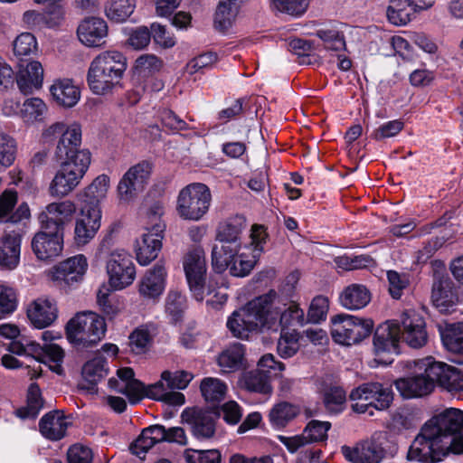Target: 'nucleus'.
<instances>
[{
  "label": "nucleus",
  "instance_id": "1a4fd4ad",
  "mask_svg": "<svg viewBox=\"0 0 463 463\" xmlns=\"http://www.w3.org/2000/svg\"><path fill=\"white\" fill-rule=\"evenodd\" d=\"M106 323L102 317L94 312L78 313L66 326L68 340L82 347L97 344L106 333Z\"/></svg>",
  "mask_w": 463,
  "mask_h": 463
},
{
  "label": "nucleus",
  "instance_id": "e2e57ef3",
  "mask_svg": "<svg viewBox=\"0 0 463 463\" xmlns=\"http://www.w3.org/2000/svg\"><path fill=\"white\" fill-rule=\"evenodd\" d=\"M184 307V296L177 290H170L165 300V309L174 321H177L180 318Z\"/></svg>",
  "mask_w": 463,
  "mask_h": 463
},
{
  "label": "nucleus",
  "instance_id": "f03ea898",
  "mask_svg": "<svg viewBox=\"0 0 463 463\" xmlns=\"http://www.w3.org/2000/svg\"><path fill=\"white\" fill-rule=\"evenodd\" d=\"M43 137L46 141L59 138L56 155L62 162L50 183L49 193L52 197H65L79 185L91 162L90 152L80 148L81 127L76 122H56L43 131Z\"/></svg>",
  "mask_w": 463,
  "mask_h": 463
},
{
  "label": "nucleus",
  "instance_id": "774afa93",
  "mask_svg": "<svg viewBox=\"0 0 463 463\" xmlns=\"http://www.w3.org/2000/svg\"><path fill=\"white\" fill-rule=\"evenodd\" d=\"M92 458L91 449L80 444L72 445L67 452L69 463H90Z\"/></svg>",
  "mask_w": 463,
  "mask_h": 463
},
{
  "label": "nucleus",
  "instance_id": "680f3d73",
  "mask_svg": "<svg viewBox=\"0 0 463 463\" xmlns=\"http://www.w3.org/2000/svg\"><path fill=\"white\" fill-rule=\"evenodd\" d=\"M17 307L16 295L13 288L0 286V319L7 317Z\"/></svg>",
  "mask_w": 463,
  "mask_h": 463
},
{
  "label": "nucleus",
  "instance_id": "bf43d9fd",
  "mask_svg": "<svg viewBox=\"0 0 463 463\" xmlns=\"http://www.w3.org/2000/svg\"><path fill=\"white\" fill-rule=\"evenodd\" d=\"M331 424L328 421L311 420L303 431V435L309 442L322 441L326 439Z\"/></svg>",
  "mask_w": 463,
  "mask_h": 463
},
{
  "label": "nucleus",
  "instance_id": "3c124183",
  "mask_svg": "<svg viewBox=\"0 0 463 463\" xmlns=\"http://www.w3.org/2000/svg\"><path fill=\"white\" fill-rule=\"evenodd\" d=\"M299 335L296 330L284 331L278 342V353L282 358L293 356L299 348Z\"/></svg>",
  "mask_w": 463,
  "mask_h": 463
},
{
  "label": "nucleus",
  "instance_id": "9b49d317",
  "mask_svg": "<svg viewBox=\"0 0 463 463\" xmlns=\"http://www.w3.org/2000/svg\"><path fill=\"white\" fill-rule=\"evenodd\" d=\"M331 335L334 341L343 345H352L367 337L373 327V321L347 314H339L331 318Z\"/></svg>",
  "mask_w": 463,
  "mask_h": 463
},
{
  "label": "nucleus",
  "instance_id": "a19ab883",
  "mask_svg": "<svg viewBox=\"0 0 463 463\" xmlns=\"http://www.w3.org/2000/svg\"><path fill=\"white\" fill-rule=\"evenodd\" d=\"M440 335L447 350L456 354H463V322L447 325Z\"/></svg>",
  "mask_w": 463,
  "mask_h": 463
},
{
  "label": "nucleus",
  "instance_id": "052dcab7",
  "mask_svg": "<svg viewBox=\"0 0 463 463\" xmlns=\"http://www.w3.org/2000/svg\"><path fill=\"white\" fill-rule=\"evenodd\" d=\"M150 33L154 42L162 48H172L176 43V40L173 33L161 24L153 23L150 26Z\"/></svg>",
  "mask_w": 463,
  "mask_h": 463
},
{
  "label": "nucleus",
  "instance_id": "2f4dec72",
  "mask_svg": "<svg viewBox=\"0 0 463 463\" xmlns=\"http://www.w3.org/2000/svg\"><path fill=\"white\" fill-rule=\"evenodd\" d=\"M71 423V418L61 411H53L42 417L39 421V430L47 439L57 441L66 435Z\"/></svg>",
  "mask_w": 463,
  "mask_h": 463
},
{
  "label": "nucleus",
  "instance_id": "c9c22d12",
  "mask_svg": "<svg viewBox=\"0 0 463 463\" xmlns=\"http://www.w3.org/2000/svg\"><path fill=\"white\" fill-rule=\"evenodd\" d=\"M454 284L449 277H437L433 282L431 299L434 305L441 311H447L452 307L457 296L454 292Z\"/></svg>",
  "mask_w": 463,
  "mask_h": 463
},
{
  "label": "nucleus",
  "instance_id": "49530a36",
  "mask_svg": "<svg viewBox=\"0 0 463 463\" xmlns=\"http://www.w3.org/2000/svg\"><path fill=\"white\" fill-rule=\"evenodd\" d=\"M108 371L106 359L101 355H97L83 365L81 374L85 381L96 384L107 375Z\"/></svg>",
  "mask_w": 463,
  "mask_h": 463
},
{
  "label": "nucleus",
  "instance_id": "f704fd0d",
  "mask_svg": "<svg viewBox=\"0 0 463 463\" xmlns=\"http://www.w3.org/2000/svg\"><path fill=\"white\" fill-rule=\"evenodd\" d=\"M21 234L13 232L0 239V266L4 269H14L20 260Z\"/></svg>",
  "mask_w": 463,
  "mask_h": 463
},
{
  "label": "nucleus",
  "instance_id": "5fc2aeb1",
  "mask_svg": "<svg viewBox=\"0 0 463 463\" xmlns=\"http://www.w3.org/2000/svg\"><path fill=\"white\" fill-rule=\"evenodd\" d=\"M14 52L16 56H27L37 51V41L31 33H22L13 43Z\"/></svg>",
  "mask_w": 463,
  "mask_h": 463
},
{
  "label": "nucleus",
  "instance_id": "c03bdc74",
  "mask_svg": "<svg viewBox=\"0 0 463 463\" xmlns=\"http://www.w3.org/2000/svg\"><path fill=\"white\" fill-rule=\"evenodd\" d=\"M201 392L206 402H220L227 392V385L218 378L206 377L202 380Z\"/></svg>",
  "mask_w": 463,
  "mask_h": 463
},
{
  "label": "nucleus",
  "instance_id": "9d476101",
  "mask_svg": "<svg viewBox=\"0 0 463 463\" xmlns=\"http://www.w3.org/2000/svg\"><path fill=\"white\" fill-rule=\"evenodd\" d=\"M352 408L357 413L373 415V409L383 411L387 409L392 401L390 387L380 383H366L354 389L350 393Z\"/></svg>",
  "mask_w": 463,
  "mask_h": 463
},
{
  "label": "nucleus",
  "instance_id": "a878e982",
  "mask_svg": "<svg viewBox=\"0 0 463 463\" xmlns=\"http://www.w3.org/2000/svg\"><path fill=\"white\" fill-rule=\"evenodd\" d=\"M164 229V224L156 223L155 232L148 230L137 241L136 255L140 265L146 266L156 259L162 249Z\"/></svg>",
  "mask_w": 463,
  "mask_h": 463
},
{
  "label": "nucleus",
  "instance_id": "6e6552de",
  "mask_svg": "<svg viewBox=\"0 0 463 463\" xmlns=\"http://www.w3.org/2000/svg\"><path fill=\"white\" fill-rule=\"evenodd\" d=\"M212 203L210 188L203 183H192L182 188L176 200V213L183 220L198 222Z\"/></svg>",
  "mask_w": 463,
  "mask_h": 463
},
{
  "label": "nucleus",
  "instance_id": "39448f33",
  "mask_svg": "<svg viewBox=\"0 0 463 463\" xmlns=\"http://www.w3.org/2000/svg\"><path fill=\"white\" fill-rule=\"evenodd\" d=\"M268 299L269 297L260 296L232 314L227 320V327L235 337L248 339L250 334L266 330L263 305Z\"/></svg>",
  "mask_w": 463,
  "mask_h": 463
},
{
  "label": "nucleus",
  "instance_id": "4468645a",
  "mask_svg": "<svg viewBox=\"0 0 463 463\" xmlns=\"http://www.w3.org/2000/svg\"><path fill=\"white\" fill-rule=\"evenodd\" d=\"M152 172L151 164L142 161L131 166L117 185V198L120 204L133 202L146 184Z\"/></svg>",
  "mask_w": 463,
  "mask_h": 463
},
{
  "label": "nucleus",
  "instance_id": "13d9d810",
  "mask_svg": "<svg viewBox=\"0 0 463 463\" xmlns=\"http://www.w3.org/2000/svg\"><path fill=\"white\" fill-rule=\"evenodd\" d=\"M387 279L391 296L395 299L401 298L403 294V290L406 289L410 284L409 276L405 273H399L395 270H388Z\"/></svg>",
  "mask_w": 463,
  "mask_h": 463
},
{
  "label": "nucleus",
  "instance_id": "ea45409f",
  "mask_svg": "<svg viewBox=\"0 0 463 463\" xmlns=\"http://www.w3.org/2000/svg\"><path fill=\"white\" fill-rule=\"evenodd\" d=\"M48 111L47 105L40 98L26 99L20 109V118L24 123L42 121Z\"/></svg>",
  "mask_w": 463,
  "mask_h": 463
},
{
  "label": "nucleus",
  "instance_id": "4c0bfd02",
  "mask_svg": "<svg viewBox=\"0 0 463 463\" xmlns=\"http://www.w3.org/2000/svg\"><path fill=\"white\" fill-rule=\"evenodd\" d=\"M244 348L241 344H234L222 352L217 364L222 373H229L239 370L242 364Z\"/></svg>",
  "mask_w": 463,
  "mask_h": 463
},
{
  "label": "nucleus",
  "instance_id": "09e8293b",
  "mask_svg": "<svg viewBox=\"0 0 463 463\" xmlns=\"http://www.w3.org/2000/svg\"><path fill=\"white\" fill-rule=\"evenodd\" d=\"M269 379V375L266 371L256 369L243 375V384L250 392L267 394L271 392Z\"/></svg>",
  "mask_w": 463,
  "mask_h": 463
},
{
  "label": "nucleus",
  "instance_id": "20e7f679",
  "mask_svg": "<svg viewBox=\"0 0 463 463\" xmlns=\"http://www.w3.org/2000/svg\"><path fill=\"white\" fill-rule=\"evenodd\" d=\"M128 68L126 56L117 50L101 52L90 61L87 83L98 96L113 94L122 88V80Z\"/></svg>",
  "mask_w": 463,
  "mask_h": 463
},
{
  "label": "nucleus",
  "instance_id": "cd10ccee",
  "mask_svg": "<svg viewBox=\"0 0 463 463\" xmlns=\"http://www.w3.org/2000/svg\"><path fill=\"white\" fill-rule=\"evenodd\" d=\"M80 216L75 222L74 239L78 245H86L100 228L102 212L80 208Z\"/></svg>",
  "mask_w": 463,
  "mask_h": 463
},
{
  "label": "nucleus",
  "instance_id": "6e6d98bb",
  "mask_svg": "<svg viewBox=\"0 0 463 463\" xmlns=\"http://www.w3.org/2000/svg\"><path fill=\"white\" fill-rule=\"evenodd\" d=\"M186 463H220L221 454L217 449L196 450L188 449L184 454Z\"/></svg>",
  "mask_w": 463,
  "mask_h": 463
},
{
  "label": "nucleus",
  "instance_id": "c85d7f7f",
  "mask_svg": "<svg viewBox=\"0 0 463 463\" xmlns=\"http://www.w3.org/2000/svg\"><path fill=\"white\" fill-rule=\"evenodd\" d=\"M429 372L430 375L435 378L436 383L449 392L463 391V368L436 362L432 359V364H430Z\"/></svg>",
  "mask_w": 463,
  "mask_h": 463
},
{
  "label": "nucleus",
  "instance_id": "69168bd1",
  "mask_svg": "<svg viewBox=\"0 0 463 463\" xmlns=\"http://www.w3.org/2000/svg\"><path fill=\"white\" fill-rule=\"evenodd\" d=\"M161 67L162 61L154 54H143L135 61V70L143 75L158 71Z\"/></svg>",
  "mask_w": 463,
  "mask_h": 463
},
{
  "label": "nucleus",
  "instance_id": "393cba45",
  "mask_svg": "<svg viewBox=\"0 0 463 463\" xmlns=\"http://www.w3.org/2000/svg\"><path fill=\"white\" fill-rule=\"evenodd\" d=\"M109 33L107 22L96 16L85 18L77 29L80 42L87 47H100L105 44Z\"/></svg>",
  "mask_w": 463,
  "mask_h": 463
},
{
  "label": "nucleus",
  "instance_id": "ddd939ff",
  "mask_svg": "<svg viewBox=\"0 0 463 463\" xmlns=\"http://www.w3.org/2000/svg\"><path fill=\"white\" fill-rule=\"evenodd\" d=\"M430 364H432V357L414 361L418 373L413 376L395 381L396 389L402 397L407 399L421 397L433 390L436 382L435 378L430 375Z\"/></svg>",
  "mask_w": 463,
  "mask_h": 463
},
{
  "label": "nucleus",
  "instance_id": "72a5a7b5",
  "mask_svg": "<svg viewBox=\"0 0 463 463\" xmlns=\"http://www.w3.org/2000/svg\"><path fill=\"white\" fill-rule=\"evenodd\" d=\"M52 99L63 108L74 107L80 99V89L70 79L55 80L50 86Z\"/></svg>",
  "mask_w": 463,
  "mask_h": 463
},
{
  "label": "nucleus",
  "instance_id": "79ce46f5",
  "mask_svg": "<svg viewBox=\"0 0 463 463\" xmlns=\"http://www.w3.org/2000/svg\"><path fill=\"white\" fill-rule=\"evenodd\" d=\"M43 408V400L39 386L32 383L28 388L26 406L16 411L21 419H35Z\"/></svg>",
  "mask_w": 463,
  "mask_h": 463
},
{
  "label": "nucleus",
  "instance_id": "7c9ffc66",
  "mask_svg": "<svg viewBox=\"0 0 463 463\" xmlns=\"http://www.w3.org/2000/svg\"><path fill=\"white\" fill-rule=\"evenodd\" d=\"M87 269L88 261L86 257L79 254L69 258L56 266L52 273V279L71 286L82 279Z\"/></svg>",
  "mask_w": 463,
  "mask_h": 463
},
{
  "label": "nucleus",
  "instance_id": "4be33fe9",
  "mask_svg": "<svg viewBox=\"0 0 463 463\" xmlns=\"http://www.w3.org/2000/svg\"><path fill=\"white\" fill-rule=\"evenodd\" d=\"M31 244L33 253L39 260L55 258L61 253L63 248V232L42 229L33 236Z\"/></svg>",
  "mask_w": 463,
  "mask_h": 463
},
{
  "label": "nucleus",
  "instance_id": "2eb2a0df",
  "mask_svg": "<svg viewBox=\"0 0 463 463\" xmlns=\"http://www.w3.org/2000/svg\"><path fill=\"white\" fill-rule=\"evenodd\" d=\"M107 273L110 287L120 290L131 285L136 278V268L131 255L125 250H113L107 260Z\"/></svg>",
  "mask_w": 463,
  "mask_h": 463
},
{
  "label": "nucleus",
  "instance_id": "f3484780",
  "mask_svg": "<svg viewBox=\"0 0 463 463\" xmlns=\"http://www.w3.org/2000/svg\"><path fill=\"white\" fill-rule=\"evenodd\" d=\"M189 288L197 301L204 298V281L207 270L204 251L197 247L189 250L183 260Z\"/></svg>",
  "mask_w": 463,
  "mask_h": 463
},
{
  "label": "nucleus",
  "instance_id": "aec40b11",
  "mask_svg": "<svg viewBox=\"0 0 463 463\" xmlns=\"http://www.w3.org/2000/svg\"><path fill=\"white\" fill-rule=\"evenodd\" d=\"M436 0H390L387 18L394 25H405L416 13L430 8Z\"/></svg>",
  "mask_w": 463,
  "mask_h": 463
},
{
  "label": "nucleus",
  "instance_id": "412c9836",
  "mask_svg": "<svg viewBox=\"0 0 463 463\" xmlns=\"http://www.w3.org/2000/svg\"><path fill=\"white\" fill-rule=\"evenodd\" d=\"M167 271L162 260L147 269L138 283L139 295L148 300H156L165 291Z\"/></svg>",
  "mask_w": 463,
  "mask_h": 463
},
{
  "label": "nucleus",
  "instance_id": "4d7b16f0",
  "mask_svg": "<svg viewBox=\"0 0 463 463\" xmlns=\"http://www.w3.org/2000/svg\"><path fill=\"white\" fill-rule=\"evenodd\" d=\"M215 422L211 415H201L195 418L193 425V433L198 439H206L213 436Z\"/></svg>",
  "mask_w": 463,
  "mask_h": 463
},
{
  "label": "nucleus",
  "instance_id": "c756f323",
  "mask_svg": "<svg viewBox=\"0 0 463 463\" xmlns=\"http://www.w3.org/2000/svg\"><path fill=\"white\" fill-rule=\"evenodd\" d=\"M401 326L394 321H386L380 325L374 333L373 346L376 354L399 353Z\"/></svg>",
  "mask_w": 463,
  "mask_h": 463
},
{
  "label": "nucleus",
  "instance_id": "423d86ee",
  "mask_svg": "<svg viewBox=\"0 0 463 463\" xmlns=\"http://www.w3.org/2000/svg\"><path fill=\"white\" fill-rule=\"evenodd\" d=\"M261 297H269V301L263 305L265 312V328L268 331L278 332L288 326H302L305 324V313L296 302L288 306L281 304V298L271 289Z\"/></svg>",
  "mask_w": 463,
  "mask_h": 463
},
{
  "label": "nucleus",
  "instance_id": "de8ad7c7",
  "mask_svg": "<svg viewBox=\"0 0 463 463\" xmlns=\"http://www.w3.org/2000/svg\"><path fill=\"white\" fill-rule=\"evenodd\" d=\"M323 402L330 413H340L345 408L346 393L342 387L329 386L323 392Z\"/></svg>",
  "mask_w": 463,
  "mask_h": 463
},
{
  "label": "nucleus",
  "instance_id": "e433bc0d",
  "mask_svg": "<svg viewBox=\"0 0 463 463\" xmlns=\"http://www.w3.org/2000/svg\"><path fill=\"white\" fill-rule=\"evenodd\" d=\"M340 304L349 310H359L371 301L369 289L362 284H351L345 288L339 297Z\"/></svg>",
  "mask_w": 463,
  "mask_h": 463
},
{
  "label": "nucleus",
  "instance_id": "dca6fc26",
  "mask_svg": "<svg viewBox=\"0 0 463 463\" xmlns=\"http://www.w3.org/2000/svg\"><path fill=\"white\" fill-rule=\"evenodd\" d=\"M388 444L386 439L373 438L358 443L354 448L344 446L342 452L352 463H381L388 455L394 453L395 449H391Z\"/></svg>",
  "mask_w": 463,
  "mask_h": 463
},
{
  "label": "nucleus",
  "instance_id": "f257e3e1",
  "mask_svg": "<svg viewBox=\"0 0 463 463\" xmlns=\"http://www.w3.org/2000/svg\"><path fill=\"white\" fill-rule=\"evenodd\" d=\"M246 226L245 218L235 215L227 219L218 227L216 241L212 249V265L213 269L222 273L228 268L231 275L245 277L254 268L260 254L268 234L262 225L251 227L250 241L241 242V233Z\"/></svg>",
  "mask_w": 463,
  "mask_h": 463
},
{
  "label": "nucleus",
  "instance_id": "8fccbe9b",
  "mask_svg": "<svg viewBox=\"0 0 463 463\" xmlns=\"http://www.w3.org/2000/svg\"><path fill=\"white\" fill-rule=\"evenodd\" d=\"M16 153V140L9 134L0 132V173L14 164Z\"/></svg>",
  "mask_w": 463,
  "mask_h": 463
},
{
  "label": "nucleus",
  "instance_id": "864d4df0",
  "mask_svg": "<svg viewBox=\"0 0 463 463\" xmlns=\"http://www.w3.org/2000/svg\"><path fill=\"white\" fill-rule=\"evenodd\" d=\"M309 3L310 0H272V7L281 13L300 16L307 10Z\"/></svg>",
  "mask_w": 463,
  "mask_h": 463
},
{
  "label": "nucleus",
  "instance_id": "b1692460",
  "mask_svg": "<svg viewBox=\"0 0 463 463\" xmlns=\"http://www.w3.org/2000/svg\"><path fill=\"white\" fill-rule=\"evenodd\" d=\"M25 355L34 357L38 362L43 363L51 370L61 373V364L64 358L62 348L55 343H45L43 346L33 341H26Z\"/></svg>",
  "mask_w": 463,
  "mask_h": 463
},
{
  "label": "nucleus",
  "instance_id": "37998d69",
  "mask_svg": "<svg viewBox=\"0 0 463 463\" xmlns=\"http://www.w3.org/2000/svg\"><path fill=\"white\" fill-rule=\"evenodd\" d=\"M298 414V409L291 403L283 402L276 404L269 412V420L275 429L284 428Z\"/></svg>",
  "mask_w": 463,
  "mask_h": 463
},
{
  "label": "nucleus",
  "instance_id": "a18cd8bd",
  "mask_svg": "<svg viewBox=\"0 0 463 463\" xmlns=\"http://www.w3.org/2000/svg\"><path fill=\"white\" fill-rule=\"evenodd\" d=\"M315 35L317 36L326 50L341 52L345 49L344 34L334 26L318 28Z\"/></svg>",
  "mask_w": 463,
  "mask_h": 463
},
{
  "label": "nucleus",
  "instance_id": "603ef678",
  "mask_svg": "<svg viewBox=\"0 0 463 463\" xmlns=\"http://www.w3.org/2000/svg\"><path fill=\"white\" fill-rule=\"evenodd\" d=\"M240 11L235 8H231L225 5L224 3L219 1L215 14H214V26L221 32H225L233 24Z\"/></svg>",
  "mask_w": 463,
  "mask_h": 463
},
{
  "label": "nucleus",
  "instance_id": "473e14b6",
  "mask_svg": "<svg viewBox=\"0 0 463 463\" xmlns=\"http://www.w3.org/2000/svg\"><path fill=\"white\" fill-rule=\"evenodd\" d=\"M56 303L48 298H37L27 307V317L36 328L51 326L57 318Z\"/></svg>",
  "mask_w": 463,
  "mask_h": 463
},
{
  "label": "nucleus",
  "instance_id": "6ab92c4d",
  "mask_svg": "<svg viewBox=\"0 0 463 463\" xmlns=\"http://www.w3.org/2000/svg\"><path fill=\"white\" fill-rule=\"evenodd\" d=\"M401 337L413 348H420L427 342L426 323L415 309H407L401 316Z\"/></svg>",
  "mask_w": 463,
  "mask_h": 463
},
{
  "label": "nucleus",
  "instance_id": "7ed1b4c3",
  "mask_svg": "<svg viewBox=\"0 0 463 463\" xmlns=\"http://www.w3.org/2000/svg\"><path fill=\"white\" fill-rule=\"evenodd\" d=\"M109 386L115 392L125 395L131 404L139 402L145 397L173 406L183 405L185 402L184 395L174 391L170 382L163 379V373L158 382L145 386L143 383L135 378L133 369L124 367L117 371L116 377L109 380Z\"/></svg>",
  "mask_w": 463,
  "mask_h": 463
},
{
  "label": "nucleus",
  "instance_id": "58836bf2",
  "mask_svg": "<svg viewBox=\"0 0 463 463\" xmlns=\"http://www.w3.org/2000/svg\"><path fill=\"white\" fill-rule=\"evenodd\" d=\"M136 0H108L105 4V14L112 22L124 23L134 13Z\"/></svg>",
  "mask_w": 463,
  "mask_h": 463
},
{
  "label": "nucleus",
  "instance_id": "5701e85b",
  "mask_svg": "<svg viewBox=\"0 0 463 463\" xmlns=\"http://www.w3.org/2000/svg\"><path fill=\"white\" fill-rule=\"evenodd\" d=\"M109 187V176L105 174L98 175L91 184L76 194L80 208L101 211L100 203L106 198Z\"/></svg>",
  "mask_w": 463,
  "mask_h": 463
},
{
  "label": "nucleus",
  "instance_id": "338daca9",
  "mask_svg": "<svg viewBox=\"0 0 463 463\" xmlns=\"http://www.w3.org/2000/svg\"><path fill=\"white\" fill-rule=\"evenodd\" d=\"M151 342L149 331L144 327L137 328L129 335V345L135 354L145 353Z\"/></svg>",
  "mask_w": 463,
  "mask_h": 463
},
{
  "label": "nucleus",
  "instance_id": "f8f14e48",
  "mask_svg": "<svg viewBox=\"0 0 463 463\" xmlns=\"http://www.w3.org/2000/svg\"><path fill=\"white\" fill-rule=\"evenodd\" d=\"M448 451V445L425 424L411 443L407 459L408 463H434L439 461Z\"/></svg>",
  "mask_w": 463,
  "mask_h": 463
},
{
  "label": "nucleus",
  "instance_id": "0eeeda50",
  "mask_svg": "<svg viewBox=\"0 0 463 463\" xmlns=\"http://www.w3.org/2000/svg\"><path fill=\"white\" fill-rule=\"evenodd\" d=\"M454 454H463V411L449 408L425 423Z\"/></svg>",
  "mask_w": 463,
  "mask_h": 463
},
{
  "label": "nucleus",
  "instance_id": "0e129e2a",
  "mask_svg": "<svg viewBox=\"0 0 463 463\" xmlns=\"http://www.w3.org/2000/svg\"><path fill=\"white\" fill-rule=\"evenodd\" d=\"M328 311V299L323 296H317L313 298L308 312L307 319L311 323H319L326 319Z\"/></svg>",
  "mask_w": 463,
  "mask_h": 463
},
{
  "label": "nucleus",
  "instance_id": "bb28decb",
  "mask_svg": "<svg viewBox=\"0 0 463 463\" xmlns=\"http://www.w3.org/2000/svg\"><path fill=\"white\" fill-rule=\"evenodd\" d=\"M44 71L38 61L21 62L16 75V83L24 95H30L42 89Z\"/></svg>",
  "mask_w": 463,
  "mask_h": 463
},
{
  "label": "nucleus",
  "instance_id": "a211bd4d",
  "mask_svg": "<svg viewBox=\"0 0 463 463\" xmlns=\"http://www.w3.org/2000/svg\"><path fill=\"white\" fill-rule=\"evenodd\" d=\"M75 212L76 205L71 201L51 203L39 213L41 228L63 232L64 225L71 221Z\"/></svg>",
  "mask_w": 463,
  "mask_h": 463
}]
</instances>
